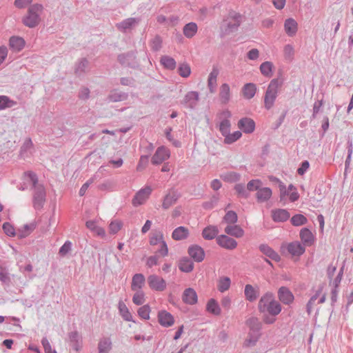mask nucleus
I'll list each match as a JSON object with an SVG mask.
<instances>
[{
  "label": "nucleus",
  "instance_id": "obj_1",
  "mask_svg": "<svg viewBox=\"0 0 353 353\" xmlns=\"http://www.w3.org/2000/svg\"><path fill=\"white\" fill-rule=\"evenodd\" d=\"M258 307L263 314V322L267 324L274 323L276 321L274 316L281 311V304L274 299L272 293H266L260 299Z\"/></svg>",
  "mask_w": 353,
  "mask_h": 353
},
{
  "label": "nucleus",
  "instance_id": "obj_2",
  "mask_svg": "<svg viewBox=\"0 0 353 353\" xmlns=\"http://www.w3.org/2000/svg\"><path fill=\"white\" fill-rule=\"evenodd\" d=\"M150 244L152 246H159L157 252L162 256L168 254V248L164 239V236L161 231H153L150 235Z\"/></svg>",
  "mask_w": 353,
  "mask_h": 353
},
{
  "label": "nucleus",
  "instance_id": "obj_3",
  "mask_svg": "<svg viewBox=\"0 0 353 353\" xmlns=\"http://www.w3.org/2000/svg\"><path fill=\"white\" fill-rule=\"evenodd\" d=\"M42 10V6L38 4L33 5L28 10V15L24 18L23 23L26 26L32 28L39 22V13Z\"/></svg>",
  "mask_w": 353,
  "mask_h": 353
},
{
  "label": "nucleus",
  "instance_id": "obj_4",
  "mask_svg": "<svg viewBox=\"0 0 353 353\" xmlns=\"http://www.w3.org/2000/svg\"><path fill=\"white\" fill-rule=\"evenodd\" d=\"M279 89V82L276 79L271 81L266 91L264 103L265 107L270 109L272 107L274 102L276 98V94Z\"/></svg>",
  "mask_w": 353,
  "mask_h": 353
},
{
  "label": "nucleus",
  "instance_id": "obj_5",
  "mask_svg": "<svg viewBox=\"0 0 353 353\" xmlns=\"http://www.w3.org/2000/svg\"><path fill=\"white\" fill-rule=\"evenodd\" d=\"M241 23V15L233 12L230 13L225 19H224L222 28L225 33L232 32L237 29Z\"/></svg>",
  "mask_w": 353,
  "mask_h": 353
},
{
  "label": "nucleus",
  "instance_id": "obj_6",
  "mask_svg": "<svg viewBox=\"0 0 353 353\" xmlns=\"http://www.w3.org/2000/svg\"><path fill=\"white\" fill-rule=\"evenodd\" d=\"M231 117L232 113L228 110H224L217 114V118L219 121V129L222 135L230 132L231 123L229 119Z\"/></svg>",
  "mask_w": 353,
  "mask_h": 353
},
{
  "label": "nucleus",
  "instance_id": "obj_7",
  "mask_svg": "<svg viewBox=\"0 0 353 353\" xmlns=\"http://www.w3.org/2000/svg\"><path fill=\"white\" fill-rule=\"evenodd\" d=\"M152 190H153L150 186H144L134 195L132 201V205L134 206H139L145 203L150 197Z\"/></svg>",
  "mask_w": 353,
  "mask_h": 353
},
{
  "label": "nucleus",
  "instance_id": "obj_8",
  "mask_svg": "<svg viewBox=\"0 0 353 353\" xmlns=\"http://www.w3.org/2000/svg\"><path fill=\"white\" fill-rule=\"evenodd\" d=\"M147 281L150 288L152 290L162 292L166 288V281L158 275L151 274L148 277Z\"/></svg>",
  "mask_w": 353,
  "mask_h": 353
},
{
  "label": "nucleus",
  "instance_id": "obj_9",
  "mask_svg": "<svg viewBox=\"0 0 353 353\" xmlns=\"http://www.w3.org/2000/svg\"><path fill=\"white\" fill-rule=\"evenodd\" d=\"M170 157V151L168 148L161 146L157 148L152 157V163L154 165L162 163Z\"/></svg>",
  "mask_w": 353,
  "mask_h": 353
},
{
  "label": "nucleus",
  "instance_id": "obj_10",
  "mask_svg": "<svg viewBox=\"0 0 353 353\" xmlns=\"http://www.w3.org/2000/svg\"><path fill=\"white\" fill-rule=\"evenodd\" d=\"M158 322L164 327H169L174 324V316L166 310H160L157 314Z\"/></svg>",
  "mask_w": 353,
  "mask_h": 353
},
{
  "label": "nucleus",
  "instance_id": "obj_11",
  "mask_svg": "<svg viewBox=\"0 0 353 353\" xmlns=\"http://www.w3.org/2000/svg\"><path fill=\"white\" fill-rule=\"evenodd\" d=\"M46 199V191L43 185H39L34 188V205L37 208L42 207Z\"/></svg>",
  "mask_w": 353,
  "mask_h": 353
},
{
  "label": "nucleus",
  "instance_id": "obj_12",
  "mask_svg": "<svg viewBox=\"0 0 353 353\" xmlns=\"http://www.w3.org/2000/svg\"><path fill=\"white\" fill-rule=\"evenodd\" d=\"M216 242L221 247L228 250H233L237 246V242L234 239L224 234L219 236Z\"/></svg>",
  "mask_w": 353,
  "mask_h": 353
},
{
  "label": "nucleus",
  "instance_id": "obj_13",
  "mask_svg": "<svg viewBox=\"0 0 353 353\" xmlns=\"http://www.w3.org/2000/svg\"><path fill=\"white\" fill-rule=\"evenodd\" d=\"M278 298L284 304H291L294 299L292 292L286 287H281L278 291Z\"/></svg>",
  "mask_w": 353,
  "mask_h": 353
},
{
  "label": "nucleus",
  "instance_id": "obj_14",
  "mask_svg": "<svg viewBox=\"0 0 353 353\" xmlns=\"http://www.w3.org/2000/svg\"><path fill=\"white\" fill-rule=\"evenodd\" d=\"M179 197V194L176 190H170L163 198L162 208L165 210L170 208L171 206L176 203Z\"/></svg>",
  "mask_w": 353,
  "mask_h": 353
},
{
  "label": "nucleus",
  "instance_id": "obj_15",
  "mask_svg": "<svg viewBox=\"0 0 353 353\" xmlns=\"http://www.w3.org/2000/svg\"><path fill=\"white\" fill-rule=\"evenodd\" d=\"M238 127L245 133H252L255 128L254 121L250 118H243L238 122Z\"/></svg>",
  "mask_w": 353,
  "mask_h": 353
},
{
  "label": "nucleus",
  "instance_id": "obj_16",
  "mask_svg": "<svg viewBox=\"0 0 353 353\" xmlns=\"http://www.w3.org/2000/svg\"><path fill=\"white\" fill-rule=\"evenodd\" d=\"M188 254L196 262H201L205 257V252L199 245H192L188 249Z\"/></svg>",
  "mask_w": 353,
  "mask_h": 353
},
{
  "label": "nucleus",
  "instance_id": "obj_17",
  "mask_svg": "<svg viewBox=\"0 0 353 353\" xmlns=\"http://www.w3.org/2000/svg\"><path fill=\"white\" fill-rule=\"evenodd\" d=\"M219 97L220 101L226 104L229 102L231 97V90L228 83H223L219 88Z\"/></svg>",
  "mask_w": 353,
  "mask_h": 353
},
{
  "label": "nucleus",
  "instance_id": "obj_18",
  "mask_svg": "<svg viewBox=\"0 0 353 353\" xmlns=\"http://www.w3.org/2000/svg\"><path fill=\"white\" fill-rule=\"evenodd\" d=\"M145 283V278L143 274H135L132 279L131 289L132 291L141 290Z\"/></svg>",
  "mask_w": 353,
  "mask_h": 353
},
{
  "label": "nucleus",
  "instance_id": "obj_19",
  "mask_svg": "<svg viewBox=\"0 0 353 353\" xmlns=\"http://www.w3.org/2000/svg\"><path fill=\"white\" fill-rule=\"evenodd\" d=\"M183 301L188 304L193 305L197 302V294L196 291L190 288L184 290L182 296Z\"/></svg>",
  "mask_w": 353,
  "mask_h": 353
},
{
  "label": "nucleus",
  "instance_id": "obj_20",
  "mask_svg": "<svg viewBox=\"0 0 353 353\" xmlns=\"http://www.w3.org/2000/svg\"><path fill=\"white\" fill-rule=\"evenodd\" d=\"M272 195V191L270 188L261 187L256 193V198L259 203L268 201Z\"/></svg>",
  "mask_w": 353,
  "mask_h": 353
},
{
  "label": "nucleus",
  "instance_id": "obj_21",
  "mask_svg": "<svg viewBox=\"0 0 353 353\" xmlns=\"http://www.w3.org/2000/svg\"><path fill=\"white\" fill-rule=\"evenodd\" d=\"M199 101V93L197 92L191 91L188 92L183 100V103L187 107L193 108Z\"/></svg>",
  "mask_w": 353,
  "mask_h": 353
},
{
  "label": "nucleus",
  "instance_id": "obj_22",
  "mask_svg": "<svg viewBox=\"0 0 353 353\" xmlns=\"http://www.w3.org/2000/svg\"><path fill=\"white\" fill-rule=\"evenodd\" d=\"M290 213L284 209H276L272 211V217L274 221H285L290 218Z\"/></svg>",
  "mask_w": 353,
  "mask_h": 353
},
{
  "label": "nucleus",
  "instance_id": "obj_23",
  "mask_svg": "<svg viewBox=\"0 0 353 353\" xmlns=\"http://www.w3.org/2000/svg\"><path fill=\"white\" fill-rule=\"evenodd\" d=\"M288 252L292 256H299L305 252V248L299 242H292L287 245Z\"/></svg>",
  "mask_w": 353,
  "mask_h": 353
},
{
  "label": "nucleus",
  "instance_id": "obj_24",
  "mask_svg": "<svg viewBox=\"0 0 353 353\" xmlns=\"http://www.w3.org/2000/svg\"><path fill=\"white\" fill-rule=\"evenodd\" d=\"M36 228V223L32 222L24 225L17 230V236L19 239H23L29 236Z\"/></svg>",
  "mask_w": 353,
  "mask_h": 353
},
{
  "label": "nucleus",
  "instance_id": "obj_25",
  "mask_svg": "<svg viewBox=\"0 0 353 353\" xmlns=\"http://www.w3.org/2000/svg\"><path fill=\"white\" fill-rule=\"evenodd\" d=\"M189 230L183 226H179L174 230L172 237L175 241H181L188 238Z\"/></svg>",
  "mask_w": 353,
  "mask_h": 353
},
{
  "label": "nucleus",
  "instance_id": "obj_26",
  "mask_svg": "<svg viewBox=\"0 0 353 353\" xmlns=\"http://www.w3.org/2000/svg\"><path fill=\"white\" fill-rule=\"evenodd\" d=\"M86 227L97 236L104 238L105 236V231L104 228L99 226L94 221H88L85 223Z\"/></svg>",
  "mask_w": 353,
  "mask_h": 353
},
{
  "label": "nucleus",
  "instance_id": "obj_27",
  "mask_svg": "<svg viewBox=\"0 0 353 353\" xmlns=\"http://www.w3.org/2000/svg\"><path fill=\"white\" fill-rule=\"evenodd\" d=\"M242 94L244 98L250 99L253 98L256 92V86L255 84L252 83H246L242 88Z\"/></svg>",
  "mask_w": 353,
  "mask_h": 353
},
{
  "label": "nucleus",
  "instance_id": "obj_28",
  "mask_svg": "<svg viewBox=\"0 0 353 353\" xmlns=\"http://www.w3.org/2000/svg\"><path fill=\"white\" fill-rule=\"evenodd\" d=\"M9 45L12 50L19 52L25 46V41L21 37H12L10 39Z\"/></svg>",
  "mask_w": 353,
  "mask_h": 353
},
{
  "label": "nucleus",
  "instance_id": "obj_29",
  "mask_svg": "<svg viewBox=\"0 0 353 353\" xmlns=\"http://www.w3.org/2000/svg\"><path fill=\"white\" fill-rule=\"evenodd\" d=\"M225 232L236 238L242 237L244 235L243 230L237 225H228L225 228Z\"/></svg>",
  "mask_w": 353,
  "mask_h": 353
},
{
  "label": "nucleus",
  "instance_id": "obj_30",
  "mask_svg": "<svg viewBox=\"0 0 353 353\" xmlns=\"http://www.w3.org/2000/svg\"><path fill=\"white\" fill-rule=\"evenodd\" d=\"M219 70L217 68H213L212 70L209 74L208 79V85L210 92L212 93H213L215 90Z\"/></svg>",
  "mask_w": 353,
  "mask_h": 353
},
{
  "label": "nucleus",
  "instance_id": "obj_31",
  "mask_svg": "<svg viewBox=\"0 0 353 353\" xmlns=\"http://www.w3.org/2000/svg\"><path fill=\"white\" fill-rule=\"evenodd\" d=\"M245 296L249 301H254L259 296V290L252 285L248 284L245 287Z\"/></svg>",
  "mask_w": 353,
  "mask_h": 353
},
{
  "label": "nucleus",
  "instance_id": "obj_32",
  "mask_svg": "<svg viewBox=\"0 0 353 353\" xmlns=\"http://www.w3.org/2000/svg\"><path fill=\"white\" fill-rule=\"evenodd\" d=\"M219 233V230L216 226L209 225L205 228L202 232V236L205 239H213Z\"/></svg>",
  "mask_w": 353,
  "mask_h": 353
},
{
  "label": "nucleus",
  "instance_id": "obj_33",
  "mask_svg": "<svg viewBox=\"0 0 353 353\" xmlns=\"http://www.w3.org/2000/svg\"><path fill=\"white\" fill-rule=\"evenodd\" d=\"M300 236L302 241L306 245H311L314 243V237L311 231L307 228H303L301 230Z\"/></svg>",
  "mask_w": 353,
  "mask_h": 353
},
{
  "label": "nucleus",
  "instance_id": "obj_34",
  "mask_svg": "<svg viewBox=\"0 0 353 353\" xmlns=\"http://www.w3.org/2000/svg\"><path fill=\"white\" fill-rule=\"evenodd\" d=\"M231 285V280L228 276H221L217 281V289L221 292L228 290Z\"/></svg>",
  "mask_w": 353,
  "mask_h": 353
},
{
  "label": "nucleus",
  "instance_id": "obj_35",
  "mask_svg": "<svg viewBox=\"0 0 353 353\" xmlns=\"http://www.w3.org/2000/svg\"><path fill=\"white\" fill-rule=\"evenodd\" d=\"M285 32L289 36H293L297 31V23L292 19H288L284 24Z\"/></svg>",
  "mask_w": 353,
  "mask_h": 353
},
{
  "label": "nucleus",
  "instance_id": "obj_36",
  "mask_svg": "<svg viewBox=\"0 0 353 353\" xmlns=\"http://www.w3.org/2000/svg\"><path fill=\"white\" fill-rule=\"evenodd\" d=\"M179 268L181 272H190L194 268V263L189 259L183 258L179 261Z\"/></svg>",
  "mask_w": 353,
  "mask_h": 353
},
{
  "label": "nucleus",
  "instance_id": "obj_37",
  "mask_svg": "<svg viewBox=\"0 0 353 353\" xmlns=\"http://www.w3.org/2000/svg\"><path fill=\"white\" fill-rule=\"evenodd\" d=\"M224 137V143L225 144H232L239 140L241 136L242 133L240 131H235L232 133L227 132L225 134L223 135Z\"/></svg>",
  "mask_w": 353,
  "mask_h": 353
},
{
  "label": "nucleus",
  "instance_id": "obj_38",
  "mask_svg": "<svg viewBox=\"0 0 353 353\" xmlns=\"http://www.w3.org/2000/svg\"><path fill=\"white\" fill-rule=\"evenodd\" d=\"M198 30L197 25L195 23L191 22L186 24L183 30V34L187 38H192L195 35Z\"/></svg>",
  "mask_w": 353,
  "mask_h": 353
},
{
  "label": "nucleus",
  "instance_id": "obj_39",
  "mask_svg": "<svg viewBox=\"0 0 353 353\" xmlns=\"http://www.w3.org/2000/svg\"><path fill=\"white\" fill-rule=\"evenodd\" d=\"M207 311L214 315H219L221 314V308L214 299H211L208 301L206 305Z\"/></svg>",
  "mask_w": 353,
  "mask_h": 353
},
{
  "label": "nucleus",
  "instance_id": "obj_40",
  "mask_svg": "<svg viewBox=\"0 0 353 353\" xmlns=\"http://www.w3.org/2000/svg\"><path fill=\"white\" fill-rule=\"evenodd\" d=\"M123 223L121 220L115 219L110 221L108 225L109 233L115 234L118 233L123 228Z\"/></svg>",
  "mask_w": 353,
  "mask_h": 353
},
{
  "label": "nucleus",
  "instance_id": "obj_41",
  "mask_svg": "<svg viewBox=\"0 0 353 353\" xmlns=\"http://www.w3.org/2000/svg\"><path fill=\"white\" fill-rule=\"evenodd\" d=\"M260 250L263 254H265L274 261H279L280 260L279 255L269 246L262 245L260 246Z\"/></svg>",
  "mask_w": 353,
  "mask_h": 353
},
{
  "label": "nucleus",
  "instance_id": "obj_42",
  "mask_svg": "<svg viewBox=\"0 0 353 353\" xmlns=\"http://www.w3.org/2000/svg\"><path fill=\"white\" fill-rule=\"evenodd\" d=\"M119 310L124 320L127 321H132V316L128 307L123 301L119 303Z\"/></svg>",
  "mask_w": 353,
  "mask_h": 353
},
{
  "label": "nucleus",
  "instance_id": "obj_43",
  "mask_svg": "<svg viewBox=\"0 0 353 353\" xmlns=\"http://www.w3.org/2000/svg\"><path fill=\"white\" fill-rule=\"evenodd\" d=\"M161 63L165 68L170 70H173L176 67L175 60L168 56L162 57L161 59Z\"/></svg>",
  "mask_w": 353,
  "mask_h": 353
},
{
  "label": "nucleus",
  "instance_id": "obj_44",
  "mask_svg": "<svg viewBox=\"0 0 353 353\" xmlns=\"http://www.w3.org/2000/svg\"><path fill=\"white\" fill-rule=\"evenodd\" d=\"M151 308L148 305H144L139 308L137 310L138 315L140 318L149 320L150 316Z\"/></svg>",
  "mask_w": 353,
  "mask_h": 353
},
{
  "label": "nucleus",
  "instance_id": "obj_45",
  "mask_svg": "<svg viewBox=\"0 0 353 353\" xmlns=\"http://www.w3.org/2000/svg\"><path fill=\"white\" fill-rule=\"evenodd\" d=\"M273 64L270 61L263 63L260 66L261 73L267 77H270L272 74Z\"/></svg>",
  "mask_w": 353,
  "mask_h": 353
},
{
  "label": "nucleus",
  "instance_id": "obj_46",
  "mask_svg": "<svg viewBox=\"0 0 353 353\" xmlns=\"http://www.w3.org/2000/svg\"><path fill=\"white\" fill-rule=\"evenodd\" d=\"M285 196H288L290 200L292 202L298 200L299 198V194L296 191V188L292 185H290L288 188H286Z\"/></svg>",
  "mask_w": 353,
  "mask_h": 353
},
{
  "label": "nucleus",
  "instance_id": "obj_47",
  "mask_svg": "<svg viewBox=\"0 0 353 353\" xmlns=\"http://www.w3.org/2000/svg\"><path fill=\"white\" fill-rule=\"evenodd\" d=\"M263 185V183L261 180L259 179H252L247 184V190L248 192L250 191H256V192L259 191V189H260Z\"/></svg>",
  "mask_w": 353,
  "mask_h": 353
},
{
  "label": "nucleus",
  "instance_id": "obj_48",
  "mask_svg": "<svg viewBox=\"0 0 353 353\" xmlns=\"http://www.w3.org/2000/svg\"><path fill=\"white\" fill-rule=\"evenodd\" d=\"M136 292L133 295L132 302L137 305L143 304L145 301V293L142 290L135 291Z\"/></svg>",
  "mask_w": 353,
  "mask_h": 353
},
{
  "label": "nucleus",
  "instance_id": "obj_49",
  "mask_svg": "<svg viewBox=\"0 0 353 353\" xmlns=\"http://www.w3.org/2000/svg\"><path fill=\"white\" fill-rule=\"evenodd\" d=\"M223 222L228 224H234L237 221V214L234 211H228L223 217Z\"/></svg>",
  "mask_w": 353,
  "mask_h": 353
},
{
  "label": "nucleus",
  "instance_id": "obj_50",
  "mask_svg": "<svg viewBox=\"0 0 353 353\" xmlns=\"http://www.w3.org/2000/svg\"><path fill=\"white\" fill-rule=\"evenodd\" d=\"M3 230L5 234L9 236L14 237L17 236V231L16 232L13 225L8 222L3 224Z\"/></svg>",
  "mask_w": 353,
  "mask_h": 353
},
{
  "label": "nucleus",
  "instance_id": "obj_51",
  "mask_svg": "<svg viewBox=\"0 0 353 353\" xmlns=\"http://www.w3.org/2000/svg\"><path fill=\"white\" fill-rule=\"evenodd\" d=\"M291 222L294 226H300L306 223L307 219L303 214H296L292 217Z\"/></svg>",
  "mask_w": 353,
  "mask_h": 353
},
{
  "label": "nucleus",
  "instance_id": "obj_52",
  "mask_svg": "<svg viewBox=\"0 0 353 353\" xmlns=\"http://www.w3.org/2000/svg\"><path fill=\"white\" fill-rule=\"evenodd\" d=\"M111 348V342L109 339H103L99 343V353H108Z\"/></svg>",
  "mask_w": 353,
  "mask_h": 353
},
{
  "label": "nucleus",
  "instance_id": "obj_53",
  "mask_svg": "<svg viewBox=\"0 0 353 353\" xmlns=\"http://www.w3.org/2000/svg\"><path fill=\"white\" fill-rule=\"evenodd\" d=\"M178 71L180 76L184 78L188 77L191 73L190 65L185 63L181 64L179 67Z\"/></svg>",
  "mask_w": 353,
  "mask_h": 353
},
{
  "label": "nucleus",
  "instance_id": "obj_54",
  "mask_svg": "<svg viewBox=\"0 0 353 353\" xmlns=\"http://www.w3.org/2000/svg\"><path fill=\"white\" fill-rule=\"evenodd\" d=\"M258 339L257 334H249L243 343V346L246 347H252L256 344Z\"/></svg>",
  "mask_w": 353,
  "mask_h": 353
},
{
  "label": "nucleus",
  "instance_id": "obj_55",
  "mask_svg": "<svg viewBox=\"0 0 353 353\" xmlns=\"http://www.w3.org/2000/svg\"><path fill=\"white\" fill-rule=\"evenodd\" d=\"M270 180L272 182L277 183L279 184V190H280V198L281 199H283L285 196L286 194V187L285 185L278 179L271 176L270 177Z\"/></svg>",
  "mask_w": 353,
  "mask_h": 353
},
{
  "label": "nucleus",
  "instance_id": "obj_56",
  "mask_svg": "<svg viewBox=\"0 0 353 353\" xmlns=\"http://www.w3.org/2000/svg\"><path fill=\"white\" fill-rule=\"evenodd\" d=\"M240 178V175L236 172H231L226 173L222 176V179L228 182H236Z\"/></svg>",
  "mask_w": 353,
  "mask_h": 353
},
{
  "label": "nucleus",
  "instance_id": "obj_57",
  "mask_svg": "<svg viewBox=\"0 0 353 353\" xmlns=\"http://www.w3.org/2000/svg\"><path fill=\"white\" fill-rule=\"evenodd\" d=\"M24 176L26 178V180L31 183L34 188L39 185L37 177L34 172H27L24 174Z\"/></svg>",
  "mask_w": 353,
  "mask_h": 353
},
{
  "label": "nucleus",
  "instance_id": "obj_58",
  "mask_svg": "<svg viewBox=\"0 0 353 353\" xmlns=\"http://www.w3.org/2000/svg\"><path fill=\"white\" fill-rule=\"evenodd\" d=\"M234 190H236L239 196L247 198L249 195L247 187L245 188L242 184H236L234 187Z\"/></svg>",
  "mask_w": 353,
  "mask_h": 353
},
{
  "label": "nucleus",
  "instance_id": "obj_59",
  "mask_svg": "<svg viewBox=\"0 0 353 353\" xmlns=\"http://www.w3.org/2000/svg\"><path fill=\"white\" fill-rule=\"evenodd\" d=\"M13 105L14 102L10 101L7 97L0 96V110L12 107Z\"/></svg>",
  "mask_w": 353,
  "mask_h": 353
},
{
  "label": "nucleus",
  "instance_id": "obj_60",
  "mask_svg": "<svg viewBox=\"0 0 353 353\" xmlns=\"http://www.w3.org/2000/svg\"><path fill=\"white\" fill-rule=\"evenodd\" d=\"M294 48L291 45H286L283 49L284 57L286 59L292 60L294 56Z\"/></svg>",
  "mask_w": 353,
  "mask_h": 353
},
{
  "label": "nucleus",
  "instance_id": "obj_61",
  "mask_svg": "<svg viewBox=\"0 0 353 353\" xmlns=\"http://www.w3.org/2000/svg\"><path fill=\"white\" fill-rule=\"evenodd\" d=\"M71 249V243L66 241L60 248L59 254L62 256L65 255Z\"/></svg>",
  "mask_w": 353,
  "mask_h": 353
},
{
  "label": "nucleus",
  "instance_id": "obj_62",
  "mask_svg": "<svg viewBox=\"0 0 353 353\" xmlns=\"http://www.w3.org/2000/svg\"><path fill=\"white\" fill-rule=\"evenodd\" d=\"M158 257L157 256H151L147 259L146 265L148 268H152L154 265H158Z\"/></svg>",
  "mask_w": 353,
  "mask_h": 353
},
{
  "label": "nucleus",
  "instance_id": "obj_63",
  "mask_svg": "<svg viewBox=\"0 0 353 353\" xmlns=\"http://www.w3.org/2000/svg\"><path fill=\"white\" fill-rule=\"evenodd\" d=\"M135 19H128L119 25V28L126 29L135 23Z\"/></svg>",
  "mask_w": 353,
  "mask_h": 353
},
{
  "label": "nucleus",
  "instance_id": "obj_64",
  "mask_svg": "<svg viewBox=\"0 0 353 353\" xmlns=\"http://www.w3.org/2000/svg\"><path fill=\"white\" fill-rule=\"evenodd\" d=\"M309 163L307 161H305L301 163V167L298 169L297 172L300 175H303L307 170L309 168Z\"/></svg>",
  "mask_w": 353,
  "mask_h": 353
}]
</instances>
